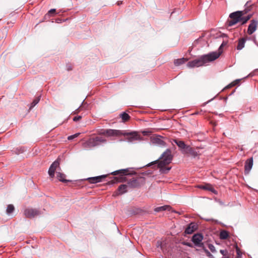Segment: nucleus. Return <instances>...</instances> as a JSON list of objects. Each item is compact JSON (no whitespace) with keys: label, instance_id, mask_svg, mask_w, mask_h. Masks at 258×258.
<instances>
[{"label":"nucleus","instance_id":"f257e3e1","mask_svg":"<svg viewBox=\"0 0 258 258\" xmlns=\"http://www.w3.org/2000/svg\"><path fill=\"white\" fill-rule=\"evenodd\" d=\"M220 55L221 52L213 51L207 54L202 55L198 59L189 61L187 66L189 68H194L206 65L208 63L217 59Z\"/></svg>","mask_w":258,"mask_h":258},{"label":"nucleus","instance_id":"f03ea898","mask_svg":"<svg viewBox=\"0 0 258 258\" xmlns=\"http://www.w3.org/2000/svg\"><path fill=\"white\" fill-rule=\"evenodd\" d=\"M173 159V155L171 151L169 149H167L162 153L159 159L153 162L152 164L158 163V167L160 168V172L163 174L167 173L170 170L171 167H165V166L169 164Z\"/></svg>","mask_w":258,"mask_h":258},{"label":"nucleus","instance_id":"7ed1b4c3","mask_svg":"<svg viewBox=\"0 0 258 258\" xmlns=\"http://www.w3.org/2000/svg\"><path fill=\"white\" fill-rule=\"evenodd\" d=\"M249 11H250V9H246L231 13L229 15V18L231 19L228 21V25L232 26L238 22H241V25L245 24L251 17V15L244 16Z\"/></svg>","mask_w":258,"mask_h":258},{"label":"nucleus","instance_id":"20e7f679","mask_svg":"<svg viewBox=\"0 0 258 258\" xmlns=\"http://www.w3.org/2000/svg\"><path fill=\"white\" fill-rule=\"evenodd\" d=\"M106 140L102 137H96L95 138H91L82 144L83 148L86 149L91 148L102 144L106 143Z\"/></svg>","mask_w":258,"mask_h":258},{"label":"nucleus","instance_id":"39448f33","mask_svg":"<svg viewBox=\"0 0 258 258\" xmlns=\"http://www.w3.org/2000/svg\"><path fill=\"white\" fill-rule=\"evenodd\" d=\"M118 137L120 136H126V140L128 142H133L135 141H141L142 137L137 132H127L125 131L119 130Z\"/></svg>","mask_w":258,"mask_h":258},{"label":"nucleus","instance_id":"423d86ee","mask_svg":"<svg viewBox=\"0 0 258 258\" xmlns=\"http://www.w3.org/2000/svg\"><path fill=\"white\" fill-rule=\"evenodd\" d=\"M128 169H120L118 170L115 171L111 173V174L113 175H116L119 174L120 176L119 177H113V178L109 182H110L111 184H113L116 182H122L125 181V178L123 176L124 175H127Z\"/></svg>","mask_w":258,"mask_h":258},{"label":"nucleus","instance_id":"0eeeda50","mask_svg":"<svg viewBox=\"0 0 258 258\" xmlns=\"http://www.w3.org/2000/svg\"><path fill=\"white\" fill-rule=\"evenodd\" d=\"M145 182L144 177H140L138 178H132L127 182V186L131 188H136L141 186V184Z\"/></svg>","mask_w":258,"mask_h":258},{"label":"nucleus","instance_id":"6e6552de","mask_svg":"<svg viewBox=\"0 0 258 258\" xmlns=\"http://www.w3.org/2000/svg\"><path fill=\"white\" fill-rule=\"evenodd\" d=\"M119 130L113 129H102L98 132V134L100 135H106L107 137H118Z\"/></svg>","mask_w":258,"mask_h":258},{"label":"nucleus","instance_id":"1a4fd4ad","mask_svg":"<svg viewBox=\"0 0 258 258\" xmlns=\"http://www.w3.org/2000/svg\"><path fill=\"white\" fill-rule=\"evenodd\" d=\"M40 211L35 209L28 208L24 210V214L26 217L32 218L40 214Z\"/></svg>","mask_w":258,"mask_h":258},{"label":"nucleus","instance_id":"9d476101","mask_svg":"<svg viewBox=\"0 0 258 258\" xmlns=\"http://www.w3.org/2000/svg\"><path fill=\"white\" fill-rule=\"evenodd\" d=\"M162 138L163 137L160 136L152 137L151 138V142L154 145L162 147H165L166 146V143L162 140Z\"/></svg>","mask_w":258,"mask_h":258},{"label":"nucleus","instance_id":"9b49d317","mask_svg":"<svg viewBox=\"0 0 258 258\" xmlns=\"http://www.w3.org/2000/svg\"><path fill=\"white\" fill-rule=\"evenodd\" d=\"M182 153L184 154H189L194 157H196L201 154L199 149H195L190 146H187L185 150L182 151Z\"/></svg>","mask_w":258,"mask_h":258},{"label":"nucleus","instance_id":"f8f14e48","mask_svg":"<svg viewBox=\"0 0 258 258\" xmlns=\"http://www.w3.org/2000/svg\"><path fill=\"white\" fill-rule=\"evenodd\" d=\"M59 161L58 160H55L52 163V164L50 166L49 169L48 170V174L51 178L54 177L55 171L56 168L58 167H59Z\"/></svg>","mask_w":258,"mask_h":258},{"label":"nucleus","instance_id":"ddd939ff","mask_svg":"<svg viewBox=\"0 0 258 258\" xmlns=\"http://www.w3.org/2000/svg\"><path fill=\"white\" fill-rule=\"evenodd\" d=\"M257 24L258 21L257 20H252L250 21V23L249 24L247 29V33L249 35L252 34L256 30Z\"/></svg>","mask_w":258,"mask_h":258},{"label":"nucleus","instance_id":"4468645a","mask_svg":"<svg viewBox=\"0 0 258 258\" xmlns=\"http://www.w3.org/2000/svg\"><path fill=\"white\" fill-rule=\"evenodd\" d=\"M106 175H102L95 177H89L86 179L90 183H97L102 181L103 179L106 177Z\"/></svg>","mask_w":258,"mask_h":258},{"label":"nucleus","instance_id":"2eb2a0df","mask_svg":"<svg viewBox=\"0 0 258 258\" xmlns=\"http://www.w3.org/2000/svg\"><path fill=\"white\" fill-rule=\"evenodd\" d=\"M203 239V236L202 234L197 233L193 235L192 237V241L197 246H199Z\"/></svg>","mask_w":258,"mask_h":258},{"label":"nucleus","instance_id":"dca6fc26","mask_svg":"<svg viewBox=\"0 0 258 258\" xmlns=\"http://www.w3.org/2000/svg\"><path fill=\"white\" fill-rule=\"evenodd\" d=\"M253 165V159L250 158L248 159L245 163L244 165V173L245 174H248L250 170L252 168Z\"/></svg>","mask_w":258,"mask_h":258},{"label":"nucleus","instance_id":"f3484780","mask_svg":"<svg viewBox=\"0 0 258 258\" xmlns=\"http://www.w3.org/2000/svg\"><path fill=\"white\" fill-rule=\"evenodd\" d=\"M198 228V226L195 223H190L185 230V233L190 234L195 231Z\"/></svg>","mask_w":258,"mask_h":258},{"label":"nucleus","instance_id":"a211bd4d","mask_svg":"<svg viewBox=\"0 0 258 258\" xmlns=\"http://www.w3.org/2000/svg\"><path fill=\"white\" fill-rule=\"evenodd\" d=\"M127 185L126 184H121L118 187V192L115 194V195H117L118 194H123L127 191Z\"/></svg>","mask_w":258,"mask_h":258},{"label":"nucleus","instance_id":"6ab92c4d","mask_svg":"<svg viewBox=\"0 0 258 258\" xmlns=\"http://www.w3.org/2000/svg\"><path fill=\"white\" fill-rule=\"evenodd\" d=\"M174 142L176 143V144L178 146L179 148H180L182 150V151H184L187 147L188 145H186L183 141H179L177 140H174Z\"/></svg>","mask_w":258,"mask_h":258},{"label":"nucleus","instance_id":"aec40b11","mask_svg":"<svg viewBox=\"0 0 258 258\" xmlns=\"http://www.w3.org/2000/svg\"><path fill=\"white\" fill-rule=\"evenodd\" d=\"M245 42L246 39L245 38H242L239 39L236 47L237 49L238 50H241L244 47Z\"/></svg>","mask_w":258,"mask_h":258},{"label":"nucleus","instance_id":"412c9836","mask_svg":"<svg viewBox=\"0 0 258 258\" xmlns=\"http://www.w3.org/2000/svg\"><path fill=\"white\" fill-rule=\"evenodd\" d=\"M171 209V207L170 206L165 205L163 206L158 207L154 209L156 212H159L163 211H170Z\"/></svg>","mask_w":258,"mask_h":258},{"label":"nucleus","instance_id":"4be33fe9","mask_svg":"<svg viewBox=\"0 0 258 258\" xmlns=\"http://www.w3.org/2000/svg\"><path fill=\"white\" fill-rule=\"evenodd\" d=\"M56 177L59 181L63 182L69 181V180L65 179L66 175L60 172H56Z\"/></svg>","mask_w":258,"mask_h":258},{"label":"nucleus","instance_id":"5701e85b","mask_svg":"<svg viewBox=\"0 0 258 258\" xmlns=\"http://www.w3.org/2000/svg\"><path fill=\"white\" fill-rule=\"evenodd\" d=\"M187 61V59L185 58H181L175 59L174 61V63L175 66H178L184 63Z\"/></svg>","mask_w":258,"mask_h":258},{"label":"nucleus","instance_id":"b1692460","mask_svg":"<svg viewBox=\"0 0 258 258\" xmlns=\"http://www.w3.org/2000/svg\"><path fill=\"white\" fill-rule=\"evenodd\" d=\"M199 187L202 189L208 190L209 191H211L213 192H215V190L212 187V186L210 184H207L206 185H200Z\"/></svg>","mask_w":258,"mask_h":258},{"label":"nucleus","instance_id":"393cba45","mask_svg":"<svg viewBox=\"0 0 258 258\" xmlns=\"http://www.w3.org/2000/svg\"><path fill=\"white\" fill-rule=\"evenodd\" d=\"M229 236L228 232L226 230H222L220 233V238L222 240L226 239Z\"/></svg>","mask_w":258,"mask_h":258},{"label":"nucleus","instance_id":"a878e982","mask_svg":"<svg viewBox=\"0 0 258 258\" xmlns=\"http://www.w3.org/2000/svg\"><path fill=\"white\" fill-rule=\"evenodd\" d=\"M120 116L123 122L127 121L128 120H129L130 118L129 115L125 112L122 113L121 114H120Z\"/></svg>","mask_w":258,"mask_h":258},{"label":"nucleus","instance_id":"bb28decb","mask_svg":"<svg viewBox=\"0 0 258 258\" xmlns=\"http://www.w3.org/2000/svg\"><path fill=\"white\" fill-rule=\"evenodd\" d=\"M15 209L14 206L13 205H9L7 208V213L8 214H10L14 211Z\"/></svg>","mask_w":258,"mask_h":258},{"label":"nucleus","instance_id":"cd10ccee","mask_svg":"<svg viewBox=\"0 0 258 258\" xmlns=\"http://www.w3.org/2000/svg\"><path fill=\"white\" fill-rule=\"evenodd\" d=\"M56 10L55 9H52L50 10L47 14L45 16V17H46L47 15L48 16H52L54 15L55 13Z\"/></svg>","mask_w":258,"mask_h":258},{"label":"nucleus","instance_id":"c85d7f7f","mask_svg":"<svg viewBox=\"0 0 258 258\" xmlns=\"http://www.w3.org/2000/svg\"><path fill=\"white\" fill-rule=\"evenodd\" d=\"M80 134V133H76L73 135L70 136L68 137V140H72L78 137Z\"/></svg>","mask_w":258,"mask_h":258},{"label":"nucleus","instance_id":"c756f323","mask_svg":"<svg viewBox=\"0 0 258 258\" xmlns=\"http://www.w3.org/2000/svg\"><path fill=\"white\" fill-rule=\"evenodd\" d=\"M208 248L211 251V252L213 253L216 251L215 246L212 244H209L208 245Z\"/></svg>","mask_w":258,"mask_h":258},{"label":"nucleus","instance_id":"7c9ffc66","mask_svg":"<svg viewBox=\"0 0 258 258\" xmlns=\"http://www.w3.org/2000/svg\"><path fill=\"white\" fill-rule=\"evenodd\" d=\"M251 6H252V4H251V2L250 1H248L245 5V8L244 10L250 9V10Z\"/></svg>","mask_w":258,"mask_h":258},{"label":"nucleus","instance_id":"2f4dec72","mask_svg":"<svg viewBox=\"0 0 258 258\" xmlns=\"http://www.w3.org/2000/svg\"><path fill=\"white\" fill-rule=\"evenodd\" d=\"M39 100H40L39 98H36V99H34L33 100V101L32 102V103H31L30 108L33 107L34 106H35L39 102Z\"/></svg>","mask_w":258,"mask_h":258},{"label":"nucleus","instance_id":"473e14b6","mask_svg":"<svg viewBox=\"0 0 258 258\" xmlns=\"http://www.w3.org/2000/svg\"><path fill=\"white\" fill-rule=\"evenodd\" d=\"M227 42H226V41H223L222 42V43L221 44V45L219 47V51L218 52H221V53H222L221 51H220V49L223 47H224V46L226 45H227Z\"/></svg>","mask_w":258,"mask_h":258},{"label":"nucleus","instance_id":"72a5a7b5","mask_svg":"<svg viewBox=\"0 0 258 258\" xmlns=\"http://www.w3.org/2000/svg\"><path fill=\"white\" fill-rule=\"evenodd\" d=\"M81 118H82V116H81V115L76 116L73 118V121H77L79 120L80 119H81Z\"/></svg>","mask_w":258,"mask_h":258},{"label":"nucleus","instance_id":"f704fd0d","mask_svg":"<svg viewBox=\"0 0 258 258\" xmlns=\"http://www.w3.org/2000/svg\"><path fill=\"white\" fill-rule=\"evenodd\" d=\"M236 253L238 256H240L242 254L241 252H240V249L238 248V247H236Z\"/></svg>","mask_w":258,"mask_h":258},{"label":"nucleus","instance_id":"c9c22d12","mask_svg":"<svg viewBox=\"0 0 258 258\" xmlns=\"http://www.w3.org/2000/svg\"><path fill=\"white\" fill-rule=\"evenodd\" d=\"M236 85V83H231V84H229L227 87L226 88H230L232 87H233Z\"/></svg>","mask_w":258,"mask_h":258},{"label":"nucleus","instance_id":"e433bc0d","mask_svg":"<svg viewBox=\"0 0 258 258\" xmlns=\"http://www.w3.org/2000/svg\"><path fill=\"white\" fill-rule=\"evenodd\" d=\"M220 252L223 255H225L226 253V251H225V250H222V249L220 250Z\"/></svg>","mask_w":258,"mask_h":258},{"label":"nucleus","instance_id":"4c0bfd02","mask_svg":"<svg viewBox=\"0 0 258 258\" xmlns=\"http://www.w3.org/2000/svg\"><path fill=\"white\" fill-rule=\"evenodd\" d=\"M205 251L208 256L213 257V255L210 253V252L208 250H206Z\"/></svg>","mask_w":258,"mask_h":258},{"label":"nucleus","instance_id":"58836bf2","mask_svg":"<svg viewBox=\"0 0 258 258\" xmlns=\"http://www.w3.org/2000/svg\"><path fill=\"white\" fill-rule=\"evenodd\" d=\"M81 106H80L78 108H77L75 111L73 112V114H77L79 112V109L80 108Z\"/></svg>","mask_w":258,"mask_h":258},{"label":"nucleus","instance_id":"ea45409f","mask_svg":"<svg viewBox=\"0 0 258 258\" xmlns=\"http://www.w3.org/2000/svg\"><path fill=\"white\" fill-rule=\"evenodd\" d=\"M150 133V132H148V131H143L142 132V133L144 135H147L148 134V133Z\"/></svg>","mask_w":258,"mask_h":258},{"label":"nucleus","instance_id":"a19ab883","mask_svg":"<svg viewBox=\"0 0 258 258\" xmlns=\"http://www.w3.org/2000/svg\"><path fill=\"white\" fill-rule=\"evenodd\" d=\"M206 220L207 221H215L216 222H217V221L216 220H214V219H206Z\"/></svg>","mask_w":258,"mask_h":258},{"label":"nucleus","instance_id":"79ce46f5","mask_svg":"<svg viewBox=\"0 0 258 258\" xmlns=\"http://www.w3.org/2000/svg\"><path fill=\"white\" fill-rule=\"evenodd\" d=\"M240 80H236L235 81H234L233 83H236V85L239 82Z\"/></svg>","mask_w":258,"mask_h":258},{"label":"nucleus","instance_id":"37998d69","mask_svg":"<svg viewBox=\"0 0 258 258\" xmlns=\"http://www.w3.org/2000/svg\"><path fill=\"white\" fill-rule=\"evenodd\" d=\"M67 70H68V71H69V70H72V68H71V67H69L67 68Z\"/></svg>","mask_w":258,"mask_h":258},{"label":"nucleus","instance_id":"c03bdc74","mask_svg":"<svg viewBox=\"0 0 258 258\" xmlns=\"http://www.w3.org/2000/svg\"><path fill=\"white\" fill-rule=\"evenodd\" d=\"M185 244H186V245H187V246H190V243H186Z\"/></svg>","mask_w":258,"mask_h":258},{"label":"nucleus","instance_id":"a18cd8bd","mask_svg":"<svg viewBox=\"0 0 258 258\" xmlns=\"http://www.w3.org/2000/svg\"><path fill=\"white\" fill-rule=\"evenodd\" d=\"M159 242H160L159 241H158V246H159Z\"/></svg>","mask_w":258,"mask_h":258}]
</instances>
